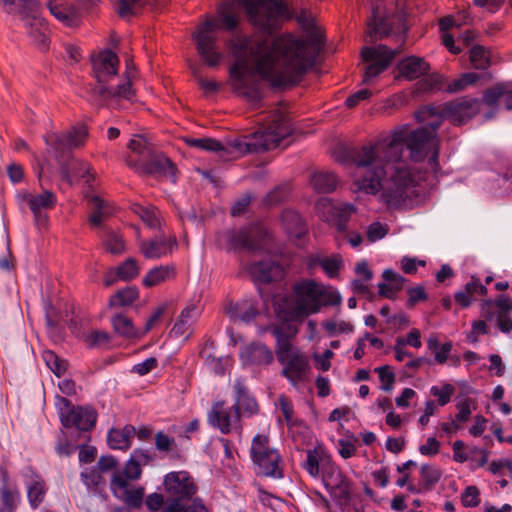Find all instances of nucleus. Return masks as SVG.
<instances>
[{"mask_svg":"<svg viewBox=\"0 0 512 512\" xmlns=\"http://www.w3.org/2000/svg\"><path fill=\"white\" fill-rule=\"evenodd\" d=\"M431 126L410 131L403 126L390 136L369 143L350 152L356 165L354 185L357 191L379 194V199L388 208L400 207L415 192L420 179L403 159L404 148L410 151L412 160L422 161L429 152V164L438 165V144Z\"/></svg>","mask_w":512,"mask_h":512,"instance_id":"obj_1","label":"nucleus"},{"mask_svg":"<svg viewBox=\"0 0 512 512\" xmlns=\"http://www.w3.org/2000/svg\"><path fill=\"white\" fill-rule=\"evenodd\" d=\"M227 46L234 59L230 68L231 85L239 96L256 108L262 99L256 76L274 86L299 82L313 66L322 39L316 31L301 38L285 34L272 41L236 34Z\"/></svg>","mask_w":512,"mask_h":512,"instance_id":"obj_2","label":"nucleus"},{"mask_svg":"<svg viewBox=\"0 0 512 512\" xmlns=\"http://www.w3.org/2000/svg\"><path fill=\"white\" fill-rule=\"evenodd\" d=\"M239 21L240 16L235 4L225 2L219 6L217 17L208 18L193 33L198 54L207 66L216 67L223 59L217 44L216 31L219 29L232 31L237 28Z\"/></svg>","mask_w":512,"mask_h":512,"instance_id":"obj_3","label":"nucleus"},{"mask_svg":"<svg viewBox=\"0 0 512 512\" xmlns=\"http://www.w3.org/2000/svg\"><path fill=\"white\" fill-rule=\"evenodd\" d=\"M341 301V295L333 287L314 280H302L293 286L289 314L293 319H302L318 313L322 307L340 305Z\"/></svg>","mask_w":512,"mask_h":512,"instance_id":"obj_4","label":"nucleus"},{"mask_svg":"<svg viewBox=\"0 0 512 512\" xmlns=\"http://www.w3.org/2000/svg\"><path fill=\"white\" fill-rule=\"evenodd\" d=\"M119 58L111 50H103L92 58V69L98 85L94 93L102 99H131L133 71L128 67L126 80L116 87L106 85L118 72Z\"/></svg>","mask_w":512,"mask_h":512,"instance_id":"obj_5","label":"nucleus"},{"mask_svg":"<svg viewBox=\"0 0 512 512\" xmlns=\"http://www.w3.org/2000/svg\"><path fill=\"white\" fill-rule=\"evenodd\" d=\"M273 335L276 337V357L282 365L281 375L297 388L309 378V358L292 345L289 337L279 327L273 329Z\"/></svg>","mask_w":512,"mask_h":512,"instance_id":"obj_6","label":"nucleus"},{"mask_svg":"<svg viewBox=\"0 0 512 512\" xmlns=\"http://www.w3.org/2000/svg\"><path fill=\"white\" fill-rule=\"evenodd\" d=\"M480 110V101L476 98L464 97L443 106L423 107L416 112L419 122H426L437 130L443 119H448L454 124H464L474 117Z\"/></svg>","mask_w":512,"mask_h":512,"instance_id":"obj_7","label":"nucleus"},{"mask_svg":"<svg viewBox=\"0 0 512 512\" xmlns=\"http://www.w3.org/2000/svg\"><path fill=\"white\" fill-rule=\"evenodd\" d=\"M246 10L249 22L264 33L277 30L286 12V7L277 0H239Z\"/></svg>","mask_w":512,"mask_h":512,"instance_id":"obj_8","label":"nucleus"},{"mask_svg":"<svg viewBox=\"0 0 512 512\" xmlns=\"http://www.w3.org/2000/svg\"><path fill=\"white\" fill-rule=\"evenodd\" d=\"M291 133V125L285 112L277 108L273 111L268 125L256 131L245 145L248 151L274 149Z\"/></svg>","mask_w":512,"mask_h":512,"instance_id":"obj_9","label":"nucleus"},{"mask_svg":"<svg viewBox=\"0 0 512 512\" xmlns=\"http://www.w3.org/2000/svg\"><path fill=\"white\" fill-rule=\"evenodd\" d=\"M166 504L161 512H178L181 503L190 502L197 495L198 486L189 472L173 471L165 475L163 481Z\"/></svg>","mask_w":512,"mask_h":512,"instance_id":"obj_10","label":"nucleus"},{"mask_svg":"<svg viewBox=\"0 0 512 512\" xmlns=\"http://www.w3.org/2000/svg\"><path fill=\"white\" fill-rule=\"evenodd\" d=\"M7 12L18 14L29 36L34 42L45 48L47 46V24L39 15L40 4L37 0H2Z\"/></svg>","mask_w":512,"mask_h":512,"instance_id":"obj_11","label":"nucleus"},{"mask_svg":"<svg viewBox=\"0 0 512 512\" xmlns=\"http://www.w3.org/2000/svg\"><path fill=\"white\" fill-rule=\"evenodd\" d=\"M251 456L258 467V473L274 478L282 477L280 456L278 452L269 446L267 436L257 435L251 444Z\"/></svg>","mask_w":512,"mask_h":512,"instance_id":"obj_12","label":"nucleus"},{"mask_svg":"<svg viewBox=\"0 0 512 512\" xmlns=\"http://www.w3.org/2000/svg\"><path fill=\"white\" fill-rule=\"evenodd\" d=\"M57 407L64 427H76L82 431H88L94 427L97 416L93 409L81 406L75 407L64 397L57 399Z\"/></svg>","mask_w":512,"mask_h":512,"instance_id":"obj_13","label":"nucleus"},{"mask_svg":"<svg viewBox=\"0 0 512 512\" xmlns=\"http://www.w3.org/2000/svg\"><path fill=\"white\" fill-rule=\"evenodd\" d=\"M396 54L397 51L390 50L385 45L364 48L362 50V57L364 61L369 62V65L365 69L363 83H368L383 72Z\"/></svg>","mask_w":512,"mask_h":512,"instance_id":"obj_14","label":"nucleus"},{"mask_svg":"<svg viewBox=\"0 0 512 512\" xmlns=\"http://www.w3.org/2000/svg\"><path fill=\"white\" fill-rule=\"evenodd\" d=\"M208 421L223 434H228L239 428L240 413L233 406L226 407L224 402H216L208 415Z\"/></svg>","mask_w":512,"mask_h":512,"instance_id":"obj_15","label":"nucleus"},{"mask_svg":"<svg viewBox=\"0 0 512 512\" xmlns=\"http://www.w3.org/2000/svg\"><path fill=\"white\" fill-rule=\"evenodd\" d=\"M139 251L146 259L156 260L168 256L177 246L174 236L161 234L152 239H139Z\"/></svg>","mask_w":512,"mask_h":512,"instance_id":"obj_16","label":"nucleus"},{"mask_svg":"<svg viewBox=\"0 0 512 512\" xmlns=\"http://www.w3.org/2000/svg\"><path fill=\"white\" fill-rule=\"evenodd\" d=\"M21 475L27 493V500L32 509H37L45 500L48 487L43 477L32 468H25Z\"/></svg>","mask_w":512,"mask_h":512,"instance_id":"obj_17","label":"nucleus"},{"mask_svg":"<svg viewBox=\"0 0 512 512\" xmlns=\"http://www.w3.org/2000/svg\"><path fill=\"white\" fill-rule=\"evenodd\" d=\"M265 236V231L259 225L229 233L231 245L234 248L247 250H256L260 248Z\"/></svg>","mask_w":512,"mask_h":512,"instance_id":"obj_18","label":"nucleus"},{"mask_svg":"<svg viewBox=\"0 0 512 512\" xmlns=\"http://www.w3.org/2000/svg\"><path fill=\"white\" fill-rule=\"evenodd\" d=\"M23 199L28 204L38 224L46 221L42 212L53 209L57 203V196L49 190H43L38 194L28 193Z\"/></svg>","mask_w":512,"mask_h":512,"instance_id":"obj_19","label":"nucleus"},{"mask_svg":"<svg viewBox=\"0 0 512 512\" xmlns=\"http://www.w3.org/2000/svg\"><path fill=\"white\" fill-rule=\"evenodd\" d=\"M249 274L256 283H269L281 279L284 269L276 261L268 259L251 264Z\"/></svg>","mask_w":512,"mask_h":512,"instance_id":"obj_20","label":"nucleus"},{"mask_svg":"<svg viewBox=\"0 0 512 512\" xmlns=\"http://www.w3.org/2000/svg\"><path fill=\"white\" fill-rule=\"evenodd\" d=\"M141 475L142 469H139L133 462H126L121 470H115L110 480V490L113 496H118V489L124 492L125 486L139 480Z\"/></svg>","mask_w":512,"mask_h":512,"instance_id":"obj_21","label":"nucleus"},{"mask_svg":"<svg viewBox=\"0 0 512 512\" xmlns=\"http://www.w3.org/2000/svg\"><path fill=\"white\" fill-rule=\"evenodd\" d=\"M240 357L246 365H269L274 360L272 351L261 343L245 346L240 352Z\"/></svg>","mask_w":512,"mask_h":512,"instance_id":"obj_22","label":"nucleus"},{"mask_svg":"<svg viewBox=\"0 0 512 512\" xmlns=\"http://www.w3.org/2000/svg\"><path fill=\"white\" fill-rule=\"evenodd\" d=\"M138 169L148 174L160 173L170 178L173 182L176 181L175 165L164 155L155 154L154 150L152 155Z\"/></svg>","mask_w":512,"mask_h":512,"instance_id":"obj_23","label":"nucleus"},{"mask_svg":"<svg viewBox=\"0 0 512 512\" xmlns=\"http://www.w3.org/2000/svg\"><path fill=\"white\" fill-rule=\"evenodd\" d=\"M483 102L488 106L504 107L512 109V83H500L486 90L483 94Z\"/></svg>","mask_w":512,"mask_h":512,"instance_id":"obj_24","label":"nucleus"},{"mask_svg":"<svg viewBox=\"0 0 512 512\" xmlns=\"http://www.w3.org/2000/svg\"><path fill=\"white\" fill-rule=\"evenodd\" d=\"M50 13L64 25L72 27L79 21V10L72 4L58 0H49L47 3Z\"/></svg>","mask_w":512,"mask_h":512,"instance_id":"obj_25","label":"nucleus"},{"mask_svg":"<svg viewBox=\"0 0 512 512\" xmlns=\"http://www.w3.org/2000/svg\"><path fill=\"white\" fill-rule=\"evenodd\" d=\"M0 499V512H14L21 501L19 488L15 483L8 479L6 472H3V483L0 487Z\"/></svg>","mask_w":512,"mask_h":512,"instance_id":"obj_26","label":"nucleus"},{"mask_svg":"<svg viewBox=\"0 0 512 512\" xmlns=\"http://www.w3.org/2000/svg\"><path fill=\"white\" fill-rule=\"evenodd\" d=\"M234 389L236 392V400L233 407L235 410H237L240 414L246 416H251L258 412V404L256 400L249 394L247 387L245 384L237 380Z\"/></svg>","mask_w":512,"mask_h":512,"instance_id":"obj_27","label":"nucleus"},{"mask_svg":"<svg viewBox=\"0 0 512 512\" xmlns=\"http://www.w3.org/2000/svg\"><path fill=\"white\" fill-rule=\"evenodd\" d=\"M136 434L132 425H126L122 429L112 428L107 434L108 446L113 450L126 451L131 447V441Z\"/></svg>","mask_w":512,"mask_h":512,"instance_id":"obj_28","label":"nucleus"},{"mask_svg":"<svg viewBox=\"0 0 512 512\" xmlns=\"http://www.w3.org/2000/svg\"><path fill=\"white\" fill-rule=\"evenodd\" d=\"M128 148L133 154L137 156V158L128 156L126 158V163L130 167L137 169L152 155L153 151L152 146L143 137H136L131 139L128 143Z\"/></svg>","mask_w":512,"mask_h":512,"instance_id":"obj_29","label":"nucleus"},{"mask_svg":"<svg viewBox=\"0 0 512 512\" xmlns=\"http://www.w3.org/2000/svg\"><path fill=\"white\" fill-rule=\"evenodd\" d=\"M317 209L322 213V217L331 222L333 216H338L340 221L338 223L339 229H343L342 222L345 221L354 211V207L350 204H341L339 206L333 205L328 199H323L317 204Z\"/></svg>","mask_w":512,"mask_h":512,"instance_id":"obj_30","label":"nucleus"},{"mask_svg":"<svg viewBox=\"0 0 512 512\" xmlns=\"http://www.w3.org/2000/svg\"><path fill=\"white\" fill-rule=\"evenodd\" d=\"M225 310L233 321H240L245 323L252 321L258 314V310L254 302L251 300H243L238 303H229Z\"/></svg>","mask_w":512,"mask_h":512,"instance_id":"obj_31","label":"nucleus"},{"mask_svg":"<svg viewBox=\"0 0 512 512\" xmlns=\"http://www.w3.org/2000/svg\"><path fill=\"white\" fill-rule=\"evenodd\" d=\"M486 293L487 288L482 285L478 279L472 277L462 290L455 293V301L462 308H466L476 299V296L485 295Z\"/></svg>","mask_w":512,"mask_h":512,"instance_id":"obj_32","label":"nucleus"},{"mask_svg":"<svg viewBox=\"0 0 512 512\" xmlns=\"http://www.w3.org/2000/svg\"><path fill=\"white\" fill-rule=\"evenodd\" d=\"M201 310L195 303L188 304L182 311L177 319L176 323L173 326L172 331L176 335H184L186 334L196 319L200 316Z\"/></svg>","mask_w":512,"mask_h":512,"instance_id":"obj_33","label":"nucleus"},{"mask_svg":"<svg viewBox=\"0 0 512 512\" xmlns=\"http://www.w3.org/2000/svg\"><path fill=\"white\" fill-rule=\"evenodd\" d=\"M282 223L290 238L300 240L307 232L304 221L295 211H284L282 214Z\"/></svg>","mask_w":512,"mask_h":512,"instance_id":"obj_34","label":"nucleus"},{"mask_svg":"<svg viewBox=\"0 0 512 512\" xmlns=\"http://www.w3.org/2000/svg\"><path fill=\"white\" fill-rule=\"evenodd\" d=\"M329 455L321 447H316L307 451V458L303 464V468L312 477L320 475L321 468L329 464Z\"/></svg>","mask_w":512,"mask_h":512,"instance_id":"obj_35","label":"nucleus"},{"mask_svg":"<svg viewBox=\"0 0 512 512\" xmlns=\"http://www.w3.org/2000/svg\"><path fill=\"white\" fill-rule=\"evenodd\" d=\"M399 70L407 79L414 80L428 72L429 64L422 58L411 56L401 61Z\"/></svg>","mask_w":512,"mask_h":512,"instance_id":"obj_36","label":"nucleus"},{"mask_svg":"<svg viewBox=\"0 0 512 512\" xmlns=\"http://www.w3.org/2000/svg\"><path fill=\"white\" fill-rule=\"evenodd\" d=\"M384 283L378 285L379 294L383 297L393 299L398 291L404 285L405 278L392 270H385L383 272Z\"/></svg>","mask_w":512,"mask_h":512,"instance_id":"obj_37","label":"nucleus"},{"mask_svg":"<svg viewBox=\"0 0 512 512\" xmlns=\"http://www.w3.org/2000/svg\"><path fill=\"white\" fill-rule=\"evenodd\" d=\"M174 275V266L160 265L149 270L142 282L145 287H154L174 277Z\"/></svg>","mask_w":512,"mask_h":512,"instance_id":"obj_38","label":"nucleus"},{"mask_svg":"<svg viewBox=\"0 0 512 512\" xmlns=\"http://www.w3.org/2000/svg\"><path fill=\"white\" fill-rule=\"evenodd\" d=\"M310 184L319 193H329L336 188L337 178L332 172L321 170L312 174Z\"/></svg>","mask_w":512,"mask_h":512,"instance_id":"obj_39","label":"nucleus"},{"mask_svg":"<svg viewBox=\"0 0 512 512\" xmlns=\"http://www.w3.org/2000/svg\"><path fill=\"white\" fill-rule=\"evenodd\" d=\"M114 331L125 338H140L141 330L137 329L130 318L123 314H116L111 319Z\"/></svg>","mask_w":512,"mask_h":512,"instance_id":"obj_40","label":"nucleus"},{"mask_svg":"<svg viewBox=\"0 0 512 512\" xmlns=\"http://www.w3.org/2000/svg\"><path fill=\"white\" fill-rule=\"evenodd\" d=\"M90 209L89 221L93 226H99L112 213L108 203L97 196L91 198Z\"/></svg>","mask_w":512,"mask_h":512,"instance_id":"obj_41","label":"nucleus"},{"mask_svg":"<svg viewBox=\"0 0 512 512\" xmlns=\"http://www.w3.org/2000/svg\"><path fill=\"white\" fill-rule=\"evenodd\" d=\"M320 265L324 272L333 278L338 275L340 268L342 267V259L340 256L332 257H320L315 256L310 258L309 267Z\"/></svg>","mask_w":512,"mask_h":512,"instance_id":"obj_42","label":"nucleus"},{"mask_svg":"<svg viewBox=\"0 0 512 512\" xmlns=\"http://www.w3.org/2000/svg\"><path fill=\"white\" fill-rule=\"evenodd\" d=\"M117 499L125 503L129 508L139 509L143 502L145 496V488L143 486H138V488H131L127 492H122V490L118 489Z\"/></svg>","mask_w":512,"mask_h":512,"instance_id":"obj_43","label":"nucleus"},{"mask_svg":"<svg viewBox=\"0 0 512 512\" xmlns=\"http://www.w3.org/2000/svg\"><path fill=\"white\" fill-rule=\"evenodd\" d=\"M494 306L499 309L498 313L508 314L509 311L512 310V301L505 296L498 297L495 304L492 301H484L481 305V311L487 320H491L493 318Z\"/></svg>","mask_w":512,"mask_h":512,"instance_id":"obj_44","label":"nucleus"},{"mask_svg":"<svg viewBox=\"0 0 512 512\" xmlns=\"http://www.w3.org/2000/svg\"><path fill=\"white\" fill-rule=\"evenodd\" d=\"M44 140L56 156L64 154L71 148L67 134L50 132L44 136Z\"/></svg>","mask_w":512,"mask_h":512,"instance_id":"obj_45","label":"nucleus"},{"mask_svg":"<svg viewBox=\"0 0 512 512\" xmlns=\"http://www.w3.org/2000/svg\"><path fill=\"white\" fill-rule=\"evenodd\" d=\"M132 210L148 227L156 228L160 225L159 211L155 207H145L135 204Z\"/></svg>","mask_w":512,"mask_h":512,"instance_id":"obj_46","label":"nucleus"},{"mask_svg":"<svg viewBox=\"0 0 512 512\" xmlns=\"http://www.w3.org/2000/svg\"><path fill=\"white\" fill-rule=\"evenodd\" d=\"M324 482L327 487L339 490V494L343 498H348L350 494V483L342 475L341 471L335 472L332 475L324 476Z\"/></svg>","mask_w":512,"mask_h":512,"instance_id":"obj_47","label":"nucleus"},{"mask_svg":"<svg viewBox=\"0 0 512 512\" xmlns=\"http://www.w3.org/2000/svg\"><path fill=\"white\" fill-rule=\"evenodd\" d=\"M139 297V292L136 287H127L119 290L115 295L110 298V305L112 307L128 306L132 304Z\"/></svg>","mask_w":512,"mask_h":512,"instance_id":"obj_48","label":"nucleus"},{"mask_svg":"<svg viewBox=\"0 0 512 512\" xmlns=\"http://www.w3.org/2000/svg\"><path fill=\"white\" fill-rule=\"evenodd\" d=\"M470 62L475 69H487L490 64V52L483 46L475 45L470 49Z\"/></svg>","mask_w":512,"mask_h":512,"instance_id":"obj_49","label":"nucleus"},{"mask_svg":"<svg viewBox=\"0 0 512 512\" xmlns=\"http://www.w3.org/2000/svg\"><path fill=\"white\" fill-rule=\"evenodd\" d=\"M103 246L111 254L119 255L125 251V243L123 238L113 232L107 231L103 238Z\"/></svg>","mask_w":512,"mask_h":512,"instance_id":"obj_50","label":"nucleus"},{"mask_svg":"<svg viewBox=\"0 0 512 512\" xmlns=\"http://www.w3.org/2000/svg\"><path fill=\"white\" fill-rule=\"evenodd\" d=\"M479 79L480 76L476 73H464L459 78L452 80L448 84L447 91L451 93L462 91L468 86L474 85Z\"/></svg>","mask_w":512,"mask_h":512,"instance_id":"obj_51","label":"nucleus"},{"mask_svg":"<svg viewBox=\"0 0 512 512\" xmlns=\"http://www.w3.org/2000/svg\"><path fill=\"white\" fill-rule=\"evenodd\" d=\"M139 274V266L134 258H128L116 268V275L119 279L129 281Z\"/></svg>","mask_w":512,"mask_h":512,"instance_id":"obj_52","label":"nucleus"},{"mask_svg":"<svg viewBox=\"0 0 512 512\" xmlns=\"http://www.w3.org/2000/svg\"><path fill=\"white\" fill-rule=\"evenodd\" d=\"M43 360L48 368L58 377L63 375L67 370V362L60 359L53 351H45L43 353Z\"/></svg>","mask_w":512,"mask_h":512,"instance_id":"obj_53","label":"nucleus"},{"mask_svg":"<svg viewBox=\"0 0 512 512\" xmlns=\"http://www.w3.org/2000/svg\"><path fill=\"white\" fill-rule=\"evenodd\" d=\"M185 143L190 147H195L204 151H221L223 150L222 144L212 138H185Z\"/></svg>","mask_w":512,"mask_h":512,"instance_id":"obj_54","label":"nucleus"},{"mask_svg":"<svg viewBox=\"0 0 512 512\" xmlns=\"http://www.w3.org/2000/svg\"><path fill=\"white\" fill-rule=\"evenodd\" d=\"M428 347L429 349L435 351V360L439 364H443L446 362L452 350L451 342H446L439 347L436 339H429Z\"/></svg>","mask_w":512,"mask_h":512,"instance_id":"obj_55","label":"nucleus"},{"mask_svg":"<svg viewBox=\"0 0 512 512\" xmlns=\"http://www.w3.org/2000/svg\"><path fill=\"white\" fill-rule=\"evenodd\" d=\"M80 476L88 489L96 490L99 485L104 483V479L99 470L91 469L83 471Z\"/></svg>","mask_w":512,"mask_h":512,"instance_id":"obj_56","label":"nucleus"},{"mask_svg":"<svg viewBox=\"0 0 512 512\" xmlns=\"http://www.w3.org/2000/svg\"><path fill=\"white\" fill-rule=\"evenodd\" d=\"M420 474L426 487L431 488L441 478V472L431 465H423L420 469Z\"/></svg>","mask_w":512,"mask_h":512,"instance_id":"obj_57","label":"nucleus"},{"mask_svg":"<svg viewBox=\"0 0 512 512\" xmlns=\"http://www.w3.org/2000/svg\"><path fill=\"white\" fill-rule=\"evenodd\" d=\"M109 340V334L101 330H93L89 332L84 339L85 343L91 348L105 345Z\"/></svg>","mask_w":512,"mask_h":512,"instance_id":"obj_58","label":"nucleus"},{"mask_svg":"<svg viewBox=\"0 0 512 512\" xmlns=\"http://www.w3.org/2000/svg\"><path fill=\"white\" fill-rule=\"evenodd\" d=\"M325 330L329 335H335L337 333H351L354 329L353 325L346 321H326L323 324Z\"/></svg>","mask_w":512,"mask_h":512,"instance_id":"obj_59","label":"nucleus"},{"mask_svg":"<svg viewBox=\"0 0 512 512\" xmlns=\"http://www.w3.org/2000/svg\"><path fill=\"white\" fill-rule=\"evenodd\" d=\"M375 371L379 375V379L381 381V389L385 391H390L395 382V374L389 366L378 367Z\"/></svg>","mask_w":512,"mask_h":512,"instance_id":"obj_60","label":"nucleus"},{"mask_svg":"<svg viewBox=\"0 0 512 512\" xmlns=\"http://www.w3.org/2000/svg\"><path fill=\"white\" fill-rule=\"evenodd\" d=\"M469 20V13L466 10L459 12L456 16L453 17H445L440 20V27L443 30L449 29L450 27L457 26L460 27L466 24Z\"/></svg>","mask_w":512,"mask_h":512,"instance_id":"obj_61","label":"nucleus"},{"mask_svg":"<svg viewBox=\"0 0 512 512\" xmlns=\"http://www.w3.org/2000/svg\"><path fill=\"white\" fill-rule=\"evenodd\" d=\"M454 391L455 389L451 384H445L442 388L433 386L430 390L431 394L438 398V403L441 406L450 402Z\"/></svg>","mask_w":512,"mask_h":512,"instance_id":"obj_62","label":"nucleus"},{"mask_svg":"<svg viewBox=\"0 0 512 512\" xmlns=\"http://www.w3.org/2000/svg\"><path fill=\"white\" fill-rule=\"evenodd\" d=\"M388 231L389 228L387 225H384L380 222H373L367 229V238L370 242H375L384 238Z\"/></svg>","mask_w":512,"mask_h":512,"instance_id":"obj_63","label":"nucleus"},{"mask_svg":"<svg viewBox=\"0 0 512 512\" xmlns=\"http://www.w3.org/2000/svg\"><path fill=\"white\" fill-rule=\"evenodd\" d=\"M178 512H209L203 500L198 496H193L190 502L181 503Z\"/></svg>","mask_w":512,"mask_h":512,"instance_id":"obj_64","label":"nucleus"}]
</instances>
